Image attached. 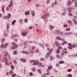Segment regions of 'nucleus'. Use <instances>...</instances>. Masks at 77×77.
I'll use <instances>...</instances> for the list:
<instances>
[{
	"mask_svg": "<svg viewBox=\"0 0 77 77\" xmlns=\"http://www.w3.org/2000/svg\"><path fill=\"white\" fill-rule=\"evenodd\" d=\"M12 46L10 47L11 49H15L18 47V45H15V42H13L12 43Z\"/></svg>",
	"mask_w": 77,
	"mask_h": 77,
	"instance_id": "f257e3e1",
	"label": "nucleus"
},
{
	"mask_svg": "<svg viewBox=\"0 0 77 77\" xmlns=\"http://www.w3.org/2000/svg\"><path fill=\"white\" fill-rule=\"evenodd\" d=\"M30 62L31 63H32L33 65H36L38 64V63L39 62V61L38 60H30Z\"/></svg>",
	"mask_w": 77,
	"mask_h": 77,
	"instance_id": "f03ea898",
	"label": "nucleus"
},
{
	"mask_svg": "<svg viewBox=\"0 0 77 77\" xmlns=\"http://www.w3.org/2000/svg\"><path fill=\"white\" fill-rule=\"evenodd\" d=\"M51 53H52V51H51L48 52L45 55V59H48L49 56H50V55L51 54Z\"/></svg>",
	"mask_w": 77,
	"mask_h": 77,
	"instance_id": "7ed1b4c3",
	"label": "nucleus"
},
{
	"mask_svg": "<svg viewBox=\"0 0 77 77\" xmlns=\"http://www.w3.org/2000/svg\"><path fill=\"white\" fill-rule=\"evenodd\" d=\"M68 48H69V49H72V47H73V48H75V45H71V43L68 44Z\"/></svg>",
	"mask_w": 77,
	"mask_h": 77,
	"instance_id": "20e7f679",
	"label": "nucleus"
},
{
	"mask_svg": "<svg viewBox=\"0 0 77 77\" xmlns=\"http://www.w3.org/2000/svg\"><path fill=\"white\" fill-rule=\"evenodd\" d=\"M56 39L57 40H60V41H63V42H64V41H65V38H62L59 36H57L56 38Z\"/></svg>",
	"mask_w": 77,
	"mask_h": 77,
	"instance_id": "39448f33",
	"label": "nucleus"
},
{
	"mask_svg": "<svg viewBox=\"0 0 77 77\" xmlns=\"http://www.w3.org/2000/svg\"><path fill=\"white\" fill-rule=\"evenodd\" d=\"M12 5H13V1L12 0H11L10 3V5H8V8H11V7H12Z\"/></svg>",
	"mask_w": 77,
	"mask_h": 77,
	"instance_id": "423d86ee",
	"label": "nucleus"
},
{
	"mask_svg": "<svg viewBox=\"0 0 77 77\" xmlns=\"http://www.w3.org/2000/svg\"><path fill=\"white\" fill-rule=\"evenodd\" d=\"M72 32H65L64 33L65 35H72Z\"/></svg>",
	"mask_w": 77,
	"mask_h": 77,
	"instance_id": "0eeeda50",
	"label": "nucleus"
},
{
	"mask_svg": "<svg viewBox=\"0 0 77 77\" xmlns=\"http://www.w3.org/2000/svg\"><path fill=\"white\" fill-rule=\"evenodd\" d=\"M47 17V14H45V15L42 16L41 17V18H42V19H43L44 20H45L46 18V17Z\"/></svg>",
	"mask_w": 77,
	"mask_h": 77,
	"instance_id": "6e6552de",
	"label": "nucleus"
},
{
	"mask_svg": "<svg viewBox=\"0 0 77 77\" xmlns=\"http://www.w3.org/2000/svg\"><path fill=\"white\" fill-rule=\"evenodd\" d=\"M52 66H48V68L47 69V72H48L50 69H52Z\"/></svg>",
	"mask_w": 77,
	"mask_h": 77,
	"instance_id": "1a4fd4ad",
	"label": "nucleus"
},
{
	"mask_svg": "<svg viewBox=\"0 0 77 77\" xmlns=\"http://www.w3.org/2000/svg\"><path fill=\"white\" fill-rule=\"evenodd\" d=\"M3 53H5V54H4V56L5 57H6V56H8V52H7V51H4L3 52Z\"/></svg>",
	"mask_w": 77,
	"mask_h": 77,
	"instance_id": "9d476101",
	"label": "nucleus"
},
{
	"mask_svg": "<svg viewBox=\"0 0 77 77\" xmlns=\"http://www.w3.org/2000/svg\"><path fill=\"white\" fill-rule=\"evenodd\" d=\"M32 16V17H34L35 16V12L34 11H32L31 12Z\"/></svg>",
	"mask_w": 77,
	"mask_h": 77,
	"instance_id": "9b49d317",
	"label": "nucleus"
},
{
	"mask_svg": "<svg viewBox=\"0 0 77 77\" xmlns=\"http://www.w3.org/2000/svg\"><path fill=\"white\" fill-rule=\"evenodd\" d=\"M55 33L56 35H59L60 32V31L59 30H57L55 31Z\"/></svg>",
	"mask_w": 77,
	"mask_h": 77,
	"instance_id": "f8f14e48",
	"label": "nucleus"
},
{
	"mask_svg": "<svg viewBox=\"0 0 77 77\" xmlns=\"http://www.w3.org/2000/svg\"><path fill=\"white\" fill-rule=\"evenodd\" d=\"M20 60L23 62H26V60L25 58H20Z\"/></svg>",
	"mask_w": 77,
	"mask_h": 77,
	"instance_id": "ddd939ff",
	"label": "nucleus"
},
{
	"mask_svg": "<svg viewBox=\"0 0 77 77\" xmlns=\"http://www.w3.org/2000/svg\"><path fill=\"white\" fill-rule=\"evenodd\" d=\"M7 17V19L9 20L11 18V14L10 13H9L8 14Z\"/></svg>",
	"mask_w": 77,
	"mask_h": 77,
	"instance_id": "4468645a",
	"label": "nucleus"
},
{
	"mask_svg": "<svg viewBox=\"0 0 77 77\" xmlns=\"http://www.w3.org/2000/svg\"><path fill=\"white\" fill-rule=\"evenodd\" d=\"M27 34V32H24L22 33V35L23 36H26Z\"/></svg>",
	"mask_w": 77,
	"mask_h": 77,
	"instance_id": "2eb2a0df",
	"label": "nucleus"
},
{
	"mask_svg": "<svg viewBox=\"0 0 77 77\" xmlns=\"http://www.w3.org/2000/svg\"><path fill=\"white\" fill-rule=\"evenodd\" d=\"M6 27L7 29V30H9V29L10 27V25L9 23L7 24Z\"/></svg>",
	"mask_w": 77,
	"mask_h": 77,
	"instance_id": "dca6fc26",
	"label": "nucleus"
},
{
	"mask_svg": "<svg viewBox=\"0 0 77 77\" xmlns=\"http://www.w3.org/2000/svg\"><path fill=\"white\" fill-rule=\"evenodd\" d=\"M49 28L51 30L52 29H53L54 28V26L52 25L49 26Z\"/></svg>",
	"mask_w": 77,
	"mask_h": 77,
	"instance_id": "f3484780",
	"label": "nucleus"
},
{
	"mask_svg": "<svg viewBox=\"0 0 77 77\" xmlns=\"http://www.w3.org/2000/svg\"><path fill=\"white\" fill-rule=\"evenodd\" d=\"M30 14V11L29 10L28 11H26L25 14L26 15H28Z\"/></svg>",
	"mask_w": 77,
	"mask_h": 77,
	"instance_id": "a211bd4d",
	"label": "nucleus"
},
{
	"mask_svg": "<svg viewBox=\"0 0 77 77\" xmlns=\"http://www.w3.org/2000/svg\"><path fill=\"white\" fill-rule=\"evenodd\" d=\"M2 11L3 14H5V8L4 7V6H2Z\"/></svg>",
	"mask_w": 77,
	"mask_h": 77,
	"instance_id": "6ab92c4d",
	"label": "nucleus"
},
{
	"mask_svg": "<svg viewBox=\"0 0 77 77\" xmlns=\"http://www.w3.org/2000/svg\"><path fill=\"white\" fill-rule=\"evenodd\" d=\"M39 65H40V66H42L43 68H44L45 67V65H42V63H39Z\"/></svg>",
	"mask_w": 77,
	"mask_h": 77,
	"instance_id": "aec40b11",
	"label": "nucleus"
},
{
	"mask_svg": "<svg viewBox=\"0 0 77 77\" xmlns=\"http://www.w3.org/2000/svg\"><path fill=\"white\" fill-rule=\"evenodd\" d=\"M66 48H65L63 50V53H68V52L67 51H66Z\"/></svg>",
	"mask_w": 77,
	"mask_h": 77,
	"instance_id": "412c9836",
	"label": "nucleus"
},
{
	"mask_svg": "<svg viewBox=\"0 0 77 77\" xmlns=\"http://www.w3.org/2000/svg\"><path fill=\"white\" fill-rule=\"evenodd\" d=\"M55 44L56 45L57 47H58V46H59V45L60 44L58 43L57 41H56L55 42Z\"/></svg>",
	"mask_w": 77,
	"mask_h": 77,
	"instance_id": "4be33fe9",
	"label": "nucleus"
},
{
	"mask_svg": "<svg viewBox=\"0 0 77 77\" xmlns=\"http://www.w3.org/2000/svg\"><path fill=\"white\" fill-rule=\"evenodd\" d=\"M15 37V35L14 34H13V35H12L11 36V39H14V38Z\"/></svg>",
	"mask_w": 77,
	"mask_h": 77,
	"instance_id": "5701e85b",
	"label": "nucleus"
},
{
	"mask_svg": "<svg viewBox=\"0 0 77 77\" xmlns=\"http://www.w3.org/2000/svg\"><path fill=\"white\" fill-rule=\"evenodd\" d=\"M60 51L59 50V48H57V51H56V53L57 54H59L60 53Z\"/></svg>",
	"mask_w": 77,
	"mask_h": 77,
	"instance_id": "b1692460",
	"label": "nucleus"
},
{
	"mask_svg": "<svg viewBox=\"0 0 77 77\" xmlns=\"http://www.w3.org/2000/svg\"><path fill=\"white\" fill-rule=\"evenodd\" d=\"M68 9L69 13H71V7H69Z\"/></svg>",
	"mask_w": 77,
	"mask_h": 77,
	"instance_id": "393cba45",
	"label": "nucleus"
},
{
	"mask_svg": "<svg viewBox=\"0 0 77 77\" xmlns=\"http://www.w3.org/2000/svg\"><path fill=\"white\" fill-rule=\"evenodd\" d=\"M72 20L73 21H74V23L75 24V25H77V21H76V20H75V19H72Z\"/></svg>",
	"mask_w": 77,
	"mask_h": 77,
	"instance_id": "a878e982",
	"label": "nucleus"
},
{
	"mask_svg": "<svg viewBox=\"0 0 77 77\" xmlns=\"http://www.w3.org/2000/svg\"><path fill=\"white\" fill-rule=\"evenodd\" d=\"M67 43V42L66 41H65L63 42L62 44H61V45H65V44H66Z\"/></svg>",
	"mask_w": 77,
	"mask_h": 77,
	"instance_id": "bb28decb",
	"label": "nucleus"
},
{
	"mask_svg": "<svg viewBox=\"0 0 77 77\" xmlns=\"http://www.w3.org/2000/svg\"><path fill=\"white\" fill-rule=\"evenodd\" d=\"M71 3H72V2H71V1H68V3L67 4L68 6H69V5H70Z\"/></svg>",
	"mask_w": 77,
	"mask_h": 77,
	"instance_id": "cd10ccee",
	"label": "nucleus"
},
{
	"mask_svg": "<svg viewBox=\"0 0 77 77\" xmlns=\"http://www.w3.org/2000/svg\"><path fill=\"white\" fill-rule=\"evenodd\" d=\"M75 8L77 7V1L76 0L75 2Z\"/></svg>",
	"mask_w": 77,
	"mask_h": 77,
	"instance_id": "c85d7f7f",
	"label": "nucleus"
},
{
	"mask_svg": "<svg viewBox=\"0 0 77 77\" xmlns=\"http://www.w3.org/2000/svg\"><path fill=\"white\" fill-rule=\"evenodd\" d=\"M29 44H31V43H34V44H37L36 42L34 41H30L29 42Z\"/></svg>",
	"mask_w": 77,
	"mask_h": 77,
	"instance_id": "c756f323",
	"label": "nucleus"
},
{
	"mask_svg": "<svg viewBox=\"0 0 77 77\" xmlns=\"http://www.w3.org/2000/svg\"><path fill=\"white\" fill-rule=\"evenodd\" d=\"M68 22L69 24H70V25H72V21H71V20H68Z\"/></svg>",
	"mask_w": 77,
	"mask_h": 77,
	"instance_id": "7c9ffc66",
	"label": "nucleus"
},
{
	"mask_svg": "<svg viewBox=\"0 0 77 77\" xmlns=\"http://www.w3.org/2000/svg\"><path fill=\"white\" fill-rule=\"evenodd\" d=\"M5 41V38H3L1 40V42L2 43L4 42Z\"/></svg>",
	"mask_w": 77,
	"mask_h": 77,
	"instance_id": "2f4dec72",
	"label": "nucleus"
},
{
	"mask_svg": "<svg viewBox=\"0 0 77 77\" xmlns=\"http://www.w3.org/2000/svg\"><path fill=\"white\" fill-rule=\"evenodd\" d=\"M31 70L32 72H35L36 71V69L35 68H33L31 69Z\"/></svg>",
	"mask_w": 77,
	"mask_h": 77,
	"instance_id": "473e14b6",
	"label": "nucleus"
},
{
	"mask_svg": "<svg viewBox=\"0 0 77 77\" xmlns=\"http://www.w3.org/2000/svg\"><path fill=\"white\" fill-rule=\"evenodd\" d=\"M37 70L38 72H39V74H42V72H41V69H37Z\"/></svg>",
	"mask_w": 77,
	"mask_h": 77,
	"instance_id": "72a5a7b5",
	"label": "nucleus"
},
{
	"mask_svg": "<svg viewBox=\"0 0 77 77\" xmlns=\"http://www.w3.org/2000/svg\"><path fill=\"white\" fill-rule=\"evenodd\" d=\"M15 22H16V20H13V22H12V24L13 26H14V25H15V24H14L15 23Z\"/></svg>",
	"mask_w": 77,
	"mask_h": 77,
	"instance_id": "f704fd0d",
	"label": "nucleus"
},
{
	"mask_svg": "<svg viewBox=\"0 0 77 77\" xmlns=\"http://www.w3.org/2000/svg\"><path fill=\"white\" fill-rule=\"evenodd\" d=\"M49 58L50 59V60L51 61H52L53 59V57L51 56H50L49 57Z\"/></svg>",
	"mask_w": 77,
	"mask_h": 77,
	"instance_id": "c9c22d12",
	"label": "nucleus"
},
{
	"mask_svg": "<svg viewBox=\"0 0 77 77\" xmlns=\"http://www.w3.org/2000/svg\"><path fill=\"white\" fill-rule=\"evenodd\" d=\"M65 63V62L63 61H60L59 62V63L60 64H62V63Z\"/></svg>",
	"mask_w": 77,
	"mask_h": 77,
	"instance_id": "e433bc0d",
	"label": "nucleus"
},
{
	"mask_svg": "<svg viewBox=\"0 0 77 77\" xmlns=\"http://www.w3.org/2000/svg\"><path fill=\"white\" fill-rule=\"evenodd\" d=\"M23 19H20L19 20V22L20 23V24H21L22 23H23Z\"/></svg>",
	"mask_w": 77,
	"mask_h": 77,
	"instance_id": "4c0bfd02",
	"label": "nucleus"
},
{
	"mask_svg": "<svg viewBox=\"0 0 77 77\" xmlns=\"http://www.w3.org/2000/svg\"><path fill=\"white\" fill-rule=\"evenodd\" d=\"M46 4H49V3H50V0H48L47 1H46Z\"/></svg>",
	"mask_w": 77,
	"mask_h": 77,
	"instance_id": "58836bf2",
	"label": "nucleus"
},
{
	"mask_svg": "<svg viewBox=\"0 0 77 77\" xmlns=\"http://www.w3.org/2000/svg\"><path fill=\"white\" fill-rule=\"evenodd\" d=\"M9 73H10L11 75H12L13 74V70L10 71V72H9Z\"/></svg>",
	"mask_w": 77,
	"mask_h": 77,
	"instance_id": "ea45409f",
	"label": "nucleus"
},
{
	"mask_svg": "<svg viewBox=\"0 0 77 77\" xmlns=\"http://www.w3.org/2000/svg\"><path fill=\"white\" fill-rule=\"evenodd\" d=\"M28 21V20L26 18L24 20V22L25 23H27Z\"/></svg>",
	"mask_w": 77,
	"mask_h": 77,
	"instance_id": "a19ab883",
	"label": "nucleus"
},
{
	"mask_svg": "<svg viewBox=\"0 0 77 77\" xmlns=\"http://www.w3.org/2000/svg\"><path fill=\"white\" fill-rule=\"evenodd\" d=\"M8 43H6L5 44V46L4 47V48H6V47H7V46H8Z\"/></svg>",
	"mask_w": 77,
	"mask_h": 77,
	"instance_id": "79ce46f5",
	"label": "nucleus"
},
{
	"mask_svg": "<svg viewBox=\"0 0 77 77\" xmlns=\"http://www.w3.org/2000/svg\"><path fill=\"white\" fill-rule=\"evenodd\" d=\"M11 68L12 70H13L14 69V66L13 65H11Z\"/></svg>",
	"mask_w": 77,
	"mask_h": 77,
	"instance_id": "37998d69",
	"label": "nucleus"
},
{
	"mask_svg": "<svg viewBox=\"0 0 77 77\" xmlns=\"http://www.w3.org/2000/svg\"><path fill=\"white\" fill-rule=\"evenodd\" d=\"M17 75L16 74H13V75L11 76L12 77H15V76H17Z\"/></svg>",
	"mask_w": 77,
	"mask_h": 77,
	"instance_id": "c03bdc74",
	"label": "nucleus"
},
{
	"mask_svg": "<svg viewBox=\"0 0 77 77\" xmlns=\"http://www.w3.org/2000/svg\"><path fill=\"white\" fill-rule=\"evenodd\" d=\"M7 17L6 16H4L3 17V18L4 20H6L7 19Z\"/></svg>",
	"mask_w": 77,
	"mask_h": 77,
	"instance_id": "a18cd8bd",
	"label": "nucleus"
},
{
	"mask_svg": "<svg viewBox=\"0 0 77 77\" xmlns=\"http://www.w3.org/2000/svg\"><path fill=\"white\" fill-rule=\"evenodd\" d=\"M72 74H69L67 75L68 77H72Z\"/></svg>",
	"mask_w": 77,
	"mask_h": 77,
	"instance_id": "49530a36",
	"label": "nucleus"
},
{
	"mask_svg": "<svg viewBox=\"0 0 77 77\" xmlns=\"http://www.w3.org/2000/svg\"><path fill=\"white\" fill-rule=\"evenodd\" d=\"M35 6L36 7H39V6H40V5L38 4H35Z\"/></svg>",
	"mask_w": 77,
	"mask_h": 77,
	"instance_id": "de8ad7c7",
	"label": "nucleus"
},
{
	"mask_svg": "<svg viewBox=\"0 0 77 77\" xmlns=\"http://www.w3.org/2000/svg\"><path fill=\"white\" fill-rule=\"evenodd\" d=\"M39 49H36V50L35 51V53H39Z\"/></svg>",
	"mask_w": 77,
	"mask_h": 77,
	"instance_id": "09e8293b",
	"label": "nucleus"
},
{
	"mask_svg": "<svg viewBox=\"0 0 77 77\" xmlns=\"http://www.w3.org/2000/svg\"><path fill=\"white\" fill-rule=\"evenodd\" d=\"M29 74L30 76H32L33 75V74L32 72H30L29 73Z\"/></svg>",
	"mask_w": 77,
	"mask_h": 77,
	"instance_id": "8fccbe9b",
	"label": "nucleus"
},
{
	"mask_svg": "<svg viewBox=\"0 0 77 77\" xmlns=\"http://www.w3.org/2000/svg\"><path fill=\"white\" fill-rule=\"evenodd\" d=\"M70 29L69 28H67L66 29V31H70Z\"/></svg>",
	"mask_w": 77,
	"mask_h": 77,
	"instance_id": "3c124183",
	"label": "nucleus"
},
{
	"mask_svg": "<svg viewBox=\"0 0 77 77\" xmlns=\"http://www.w3.org/2000/svg\"><path fill=\"white\" fill-rule=\"evenodd\" d=\"M56 57H57V58L58 59H59V58H60V56H59V54H57L56 55Z\"/></svg>",
	"mask_w": 77,
	"mask_h": 77,
	"instance_id": "603ef678",
	"label": "nucleus"
},
{
	"mask_svg": "<svg viewBox=\"0 0 77 77\" xmlns=\"http://www.w3.org/2000/svg\"><path fill=\"white\" fill-rule=\"evenodd\" d=\"M5 62V65H8V61H6Z\"/></svg>",
	"mask_w": 77,
	"mask_h": 77,
	"instance_id": "864d4df0",
	"label": "nucleus"
},
{
	"mask_svg": "<svg viewBox=\"0 0 77 77\" xmlns=\"http://www.w3.org/2000/svg\"><path fill=\"white\" fill-rule=\"evenodd\" d=\"M25 54H29V52L27 51H25Z\"/></svg>",
	"mask_w": 77,
	"mask_h": 77,
	"instance_id": "5fc2aeb1",
	"label": "nucleus"
},
{
	"mask_svg": "<svg viewBox=\"0 0 77 77\" xmlns=\"http://www.w3.org/2000/svg\"><path fill=\"white\" fill-rule=\"evenodd\" d=\"M14 62L15 65H17V61H16L14 60Z\"/></svg>",
	"mask_w": 77,
	"mask_h": 77,
	"instance_id": "6e6d98bb",
	"label": "nucleus"
},
{
	"mask_svg": "<svg viewBox=\"0 0 77 77\" xmlns=\"http://www.w3.org/2000/svg\"><path fill=\"white\" fill-rule=\"evenodd\" d=\"M30 53L31 54H33V53H34V51L32 50H31L30 51Z\"/></svg>",
	"mask_w": 77,
	"mask_h": 77,
	"instance_id": "4d7b16f0",
	"label": "nucleus"
},
{
	"mask_svg": "<svg viewBox=\"0 0 77 77\" xmlns=\"http://www.w3.org/2000/svg\"><path fill=\"white\" fill-rule=\"evenodd\" d=\"M17 51L16 50L15 51L13 52L14 54H17Z\"/></svg>",
	"mask_w": 77,
	"mask_h": 77,
	"instance_id": "13d9d810",
	"label": "nucleus"
},
{
	"mask_svg": "<svg viewBox=\"0 0 77 77\" xmlns=\"http://www.w3.org/2000/svg\"><path fill=\"white\" fill-rule=\"evenodd\" d=\"M4 59L5 61V62L6 61H8V59L7 58H6V57H4Z\"/></svg>",
	"mask_w": 77,
	"mask_h": 77,
	"instance_id": "bf43d9fd",
	"label": "nucleus"
},
{
	"mask_svg": "<svg viewBox=\"0 0 77 77\" xmlns=\"http://www.w3.org/2000/svg\"><path fill=\"white\" fill-rule=\"evenodd\" d=\"M71 71H72V69H69L67 70V72H71Z\"/></svg>",
	"mask_w": 77,
	"mask_h": 77,
	"instance_id": "052dcab7",
	"label": "nucleus"
},
{
	"mask_svg": "<svg viewBox=\"0 0 77 77\" xmlns=\"http://www.w3.org/2000/svg\"><path fill=\"white\" fill-rule=\"evenodd\" d=\"M4 47V44H2L1 45V48H3Z\"/></svg>",
	"mask_w": 77,
	"mask_h": 77,
	"instance_id": "680f3d73",
	"label": "nucleus"
},
{
	"mask_svg": "<svg viewBox=\"0 0 77 77\" xmlns=\"http://www.w3.org/2000/svg\"><path fill=\"white\" fill-rule=\"evenodd\" d=\"M63 27H68V25L64 24L63 25Z\"/></svg>",
	"mask_w": 77,
	"mask_h": 77,
	"instance_id": "e2e57ef3",
	"label": "nucleus"
},
{
	"mask_svg": "<svg viewBox=\"0 0 77 77\" xmlns=\"http://www.w3.org/2000/svg\"><path fill=\"white\" fill-rule=\"evenodd\" d=\"M4 35L5 36V37L6 36H8V35L6 33H5L4 34Z\"/></svg>",
	"mask_w": 77,
	"mask_h": 77,
	"instance_id": "0e129e2a",
	"label": "nucleus"
},
{
	"mask_svg": "<svg viewBox=\"0 0 77 77\" xmlns=\"http://www.w3.org/2000/svg\"><path fill=\"white\" fill-rule=\"evenodd\" d=\"M42 48L43 49H44L45 48V47H44V45H42Z\"/></svg>",
	"mask_w": 77,
	"mask_h": 77,
	"instance_id": "69168bd1",
	"label": "nucleus"
},
{
	"mask_svg": "<svg viewBox=\"0 0 77 77\" xmlns=\"http://www.w3.org/2000/svg\"><path fill=\"white\" fill-rule=\"evenodd\" d=\"M74 19H75V20H77V16H74Z\"/></svg>",
	"mask_w": 77,
	"mask_h": 77,
	"instance_id": "338daca9",
	"label": "nucleus"
},
{
	"mask_svg": "<svg viewBox=\"0 0 77 77\" xmlns=\"http://www.w3.org/2000/svg\"><path fill=\"white\" fill-rule=\"evenodd\" d=\"M29 29H33V26H30Z\"/></svg>",
	"mask_w": 77,
	"mask_h": 77,
	"instance_id": "774afa93",
	"label": "nucleus"
}]
</instances>
